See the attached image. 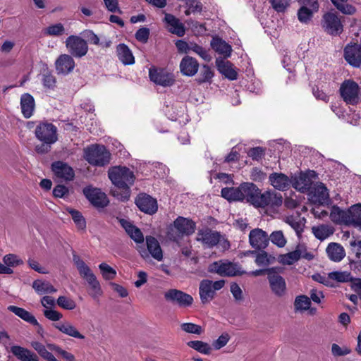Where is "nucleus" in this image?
I'll return each mask as SVG.
<instances>
[{
  "label": "nucleus",
  "mask_w": 361,
  "mask_h": 361,
  "mask_svg": "<svg viewBox=\"0 0 361 361\" xmlns=\"http://www.w3.org/2000/svg\"><path fill=\"white\" fill-rule=\"evenodd\" d=\"M109 178L118 190H122L121 195L116 190L112 191L113 195L121 201L128 200L130 195V186L135 179L133 172L125 166H115L109 169Z\"/></svg>",
  "instance_id": "f257e3e1"
},
{
  "label": "nucleus",
  "mask_w": 361,
  "mask_h": 361,
  "mask_svg": "<svg viewBox=\"0 0 361 361\" xmlns=\"http://www.w3.org/2000/svg\"><path fill=\"white\" fill-rule=\"evenodd\" d=\"M111 154L104 145H92L84 150V158L92 166H104L110 161Z\"/></svg>",
  "instance_id": "f03ea898"
},
{
  "label": "nucleus",
  "mask_w": 361,
  "mask_h": 361,
  "mask_svg": "<svg viewBox=\"0 0 361 361\" xmlns=\"http://www.w3.org/2000/svg\"><path fill=\"white\" fill-rule=\"evenodd\" d=\"M226 281L224 279L213 281L203 279L199 285V295L202 304L209 303L216 295V291L223 288Z\"/></svg>",
  "instance_id": "7ed1b4c3"
},
{
  "label": "nucleus",
  "mask_w": 361,
  "mask_h": 361,
  "mask_svg": "<svg viewBox=\"0 0 361 361\" xmlns=\"http://www.w3.org/2000/svg\"><path fill=\"white\" fill-rule=\"evenodd\" d=\"M283 269L281 267L268 268L267 280L272 293L282 297L286 293V283L284 278L281 276Z\"/></svg>",
  "instance_id": "20e7f679"
},
{
  "label": "nucleus",
  "mask_w": 361,
  "mask_h": 361,
  "mask_svg": "<svg viewBox=\"0 0 361 361\" xmlns=\"http://www.w3.org/2000/svg\"><path fill=\"white\" fill-rule=\"evenodd\" d=\"M208 271L218 274L221 276H235L245 274V271H241L240 267L237 264L222 260L209 264Z\"/></svg>",
  "instance_id": "39448f33"
},
{
  "label": "nucleus",
  "mask_w": 361,
  "mask_h": 361,
  "mask_svg": "<svg viewBox=\"0 0 361 361\" xmlns=\"http://www.w3.org/2000/svg\"><path fill=\"white\" fill-rule=\"evenodd\" d=\"M66 47L73 57L82 58L88 51V44L85 39L78 35H70L65 41Z\"/></svg>",
  "instance_id": "423d86ee"
},
{
  "label": "nucleus",
  "mask_w": 361,
  "mask_h": 361,
  "mask_svg": "<svg viewBox=\"0 0 361 361\" xmlns=\"http://www.w3.org/2000/svg\"><path fill=\"white\" fill-rule=\"evenodd\" d=\"M321 25L327 34L332 36H338L343 31L341 18L334 12H327L324 14Z\"/></svg>",
  "instance_id": "0eeeda50"
},
{
  "label": "nucleus",
  "mask_w": 361,
  "mask_h": 361,
  "mask_svg": "<svg viewBox=\"0 0 361 361\" xmlns=\"http://www.w3.org/2000/svg\"><path fill=\"white\" fill-rule=\"evenodd\" d=\"M340 94L347 104L355 105L359 102L360 87L352 80H344L339 89Z\"/></svg>",
  "instance_id": "6e6552de"
},
{
  "label": "nucleus",
  "mask_w": 361,
  "mask_h": 361,
  "mask_svg": "<svg viewBox=\"0 0 361 361\" xmlns=\"http://www.w3.org/2000/svg\"><path fill=\"white\" fill-rule=\"evenodd\" d=\"M313 257L312 254L307 252V247L304 244H298L293 251L280 255L278 257V261L283 265H292L300 258L311 260Z\"/></svg>",
  "instance_id": "1a4fd4ad"
},
{
  "label": "nucleus",
  "mask_w": 361,
  "mask_h": 361,
  "mask_svg": "<svg viewBox=\"0 0 361 361\" xmlns=\"http://www.w3.org/2000/svg\"><path fill=\"white\" fill-rule=\"evenodd\" d=\"M36 137L42 142L54 143L57 140V128L50 123H40L35 128Z\"/></svg>",
  "instance_id": "9d476101"
},
{
  "label": "nucleus",
  "mask_w": 361,
  "mask_h": 361,
  "mask_svg": "<svg viewBox=\"0 0 361 361\" xmlns=\"http://www.w3.org/2000/svg\"><path fill=\"white\" fill-rule=\"evenodd\" d=\"M82 192L85 197L95 207L104 208L109 202L106 195L99 188L87 186L83 189Z\"/></svg>",
  "instance_id": "9b49d317"
},
{
  "label": "nucleus",
  "mask_w": 361,
  "mask_h": 361,
  "mask_svg": "<svg viewBox=\"0 0 361 361\" xmlns=\"http://www.w3.org/2000/svg\"><path fill=\"white\" fill-rule=\"evenodd\" d=\"M343 57L347 63L353 68L361 67V44H348L343 49Z\"/></svg>",
  "instance_id": "f8f14e48"
},
{
  "label": "nucleus",
  "mask_w": 361,
  "mask_h": 361,
  "mask_svg": "<svg viewBox=\"0 0 361 361\" xmlns=\"http://www.w3.org/2000/svg\"><path fill=\"white\" fill-rule=\"evenodd\" d=\"M146 243L147 250L145 249H141L139 250L142 257L145 259H147L149 258V255H151L157 261H161L163 259V252L158 240L154 237L147 236Z\"/></svg>",
  "instance_id": "ddd939ff"
},
{
  "label": "nucleus",
  "mask_w": 361,
  "mask_h": 361,
  "mask_svg": "<svg viewBox=\"0 0 361 361\" xmlns=\"http://www.w3.org/2000/svg\"><path fill=\"white\" fill-rule=\"evenodd\" d=\"M149 76L152 82L163 87L171 86L175 81L173 74L162 68H150Z\"/></svg>",
  "instance_id": "4468645a"
},
{
  "label": "nucleus",
  "mask_w": 361,
  "mask_h": 361,
  "mask_svg": "<svg viewBox=\"0 0 361 361\" xmlns=\"http://www.w3.org/2000/svg\"><path fill=\"white\" fill-rule=\"evenodd\" d=\"M164 298L167 301L178 305L180 307H186L192 304V297L181 290L170 289L164 293Z\"/></svg>",
  "instance_id": "2eb2a0df"
},
{
  "label": "nucleus",
  "mask_w": 361,
  "mask_h": 361,
  "mask_svg": "<svg viewBox=\"0 0 361 361\" xmlns=\"http://www.w3.org/2000/svg\"><path fill=\"white\" fill-rule=\"evenodd\" d=\"M51 170L55 177L59 180L71 181L75 176V173L72 167L68 164L61 161L52 163Z\"/></svg>",
  "instance_id": "dca6fc26"
},
{
  "label": "nucleus",
  "mask_w": 361,
  "mask_h": 361,
  "mask_svg": "<svg viewBox=\"0 0 361 361\" xmlns=\"http://www.w3.org/2000/svg\"><path fill=\"white\" fill-rule=\"evenodd\" d=\"M249 243L252 248L264 249L269 245V235L264 231L255 228L250 232Z\"/></svg>",
  "instance_id": "f3484780"
},
{
  "label": "nucleus",
  "mask_w": 361,
  "mask_h": 361,
  "mask_svg": "<svg viewBox=\"0 0 361 361\" xmlns=\"http://www.w3.org/2000/svg\"><path fill=\"white\" fill-rule=\"evenodd\" d=\"M75 61L70 54H61L55 61V68L59 75H68L75 68Z\"/></svg>",
  "instance_id": "a211bd4d"
},
{
  "label": "nucleus",
  "mask_w": 361,
  "mask_h": 361,
  "mask_svg": "<svg viewBox=\"0 0 361 361\" xmlns=\"http://www.w3.org/2000/svg\"><path fill=\"white\" fill-rule=\"evenodd\" d=\"M135 204L142 212L149 214H153L157 211V200L145 194L138 196Z\"/></svg>",
  "instance_id": "6ab92c4d"
},
{
  "label": "nucleus",
  "mask_w": 361,
  "mask_h": 361,
  "mask_svg": "<svg viewBox=\"0 0 361 361\" xmlns=\"http://www.w3.org/2000/svg\"><path fill=\"white\" fill-rule=\"evenodd\" d=\"M220 233L209 229L200 230L197 233V240L202 242L208 247H213L218 245Z\"/></svg>",
  "instance_id": "aec40b11"
},
{
  "label": "nucleus",
  "mask_w": 361,
  "mask_h": 361,
  "mask_svg": "<svg viewBox=\"0 0 361 361\" xmlns=\"http://www.w3.org/2000/svg\"><path fill=\"white\" fill-rule=\"evenodd\" d=\"M198 69L199 63L195 58L185 56L180 61V70L183 75L193 76L197 73Z\"/></svg>",
  "instance_id": "412c9836"
},
{
  "label": "nucleus",
  "mask_w": 361,
  "mask_h": 361,
  "mask_svg": "<svg viewBox=\"0 0 361 361\" xmlns=\"http://www.w3.org/2000/svg\"><path fill=\"white\" fill-rule=\"evenodd\" d=\"M164 22L167 24L168 30L170 32L178 37H183L185 35V30L183 24L173 15L166 13Z\"/></svg>",
  "instance_id": "4be33fe9"
},
{
  "label": "nucleus",
  "mask_w": 361,
  "mask_h": 361,
  "mask_svg": "<svg viewBox=\"0 0 361 361\" xmlns=\"http://www.w3.org/2000/svg\"><path fill=\"white\" fill-rule=\"evenodd\" d=\"M20 105L22 114L25 118H29L33 115L35 109V101L30 94L24 93L21 95Z\"/></svg>",
  "instance_id": "5701e85b"
},
{
  "label": "nucleus",
  "mask_w": 361,
  "mask_h": 361,
  "mask_svg": "<svg viewBox=\"0 0 361 361\" xmlns=\"http://www.w3.org/2000/svg\"><path fill=\"white\" fill-rule=\"evenodd\" d=\"M216 66L218 71L230 80L237 79L238 73L233 68V65L228 61L218 58L216 60Z\"/></svg>",
  "instance_id": "b1692460"
},
{
  "label": "nucleus",
  "mask_w": 361,
  "mask_h": 361,
  "mask_svg": "<svg viewBox=\"0 0 361 361\" xmlns=\"http://www.w3.org/2000/svg\"><path fill=\"white\" fill-rule=\"evenodd\" d=\"M8 310L11 312L14 313L16 315L19 317L20 319L24 321L30 323L33 326H36L38 327V331H43L42 326L39 324L36 318L34 315H32L30 312L26 310L19 307L14 305H10L8 307Z\"/></svg>",
  "instance_id": "393cba45"
},
{
  "label": "nucleus",
  "mask_w": 361,
  "mask_h": 361,
  "mask_svg": "<svg viewBox=\"0 0 361 361\" xmlns=\"http://www.w3.org/2000/svg\"><path fill=\"white\" fill-rule=\"evenodd\" d=\"M174 227L181 235H190L195 232V224L190 219L178 216L174 221Z\"/></svg>",
  "instance_id": "a878e982"
},
{
  "label": "nucleus",
  "mask_w": 361,
  "mask_h": 361,
  "mask_svg": "<svg viewBox=\"0 0 361 361\" xmlns=\"http://www.w3.org/2000/svg\"><path fill=\"white\" fill-rule=\"evenodd\" d=\"M53 326L61 333L78 339H84L85 336L79 332L77 328L68 321H63L53 324Z\"/></svg>",
  "instance_id": "bb28decb"
},
{
  "label": "nucleus",
  "mask_w": 361,
  "mask_h": 361,
  "mask_svg": "<svg viewBox=\"0 0 361 361\" xmlns=\"http://www.w3.org/2000/svg\"><path fill=\"white\" fill-rule=\"evenodd\" d=\"M350 214L351 208L348 210H343L337 206H334L330 213V218L336 224H350Z\"/></svg>",
  "instance_id": "cd10ccee"
},
{
  "label": "nucleus",
  "mask_w": 361,
  "mask_h": 361,
  "mask_svg": "<svg viewBox=\"0 0 361 361\" xmlns=\"http://www.w3.org/2000/svg\"><path fill=\"white\" fill-rule=\"evenodd\" d=\"M310 197L314 203L324 204L329 200V192L324 184L320 183L315 185L310 191Z\"/></svg>",
  "instance_id": "c85d7f7f"
},
{
  "label": "nucleus",
  "mask_w": 361,
  "mask_h": 361,
  "mask_svg": "<svg viewBox=\"0 0 361 361\" xmlns=\"http://www.w3.org/2000/svg\"><path fill=\"white\" fill-rule=\"evenodd\" d=\"M271 185L276 189L284 191L290 185V178L282 173H273L269 177Z\"/></svg>",
  "instance_id": "c756f323"
},
{
  "label": "nucleus",
  "mask_w": 361,
  "mask_h": 361,
  "mask_svg": "<svg viewBox=\"0 0 361 361\" xmlns=\"http://www.w3.org/2000/svg\"><path fill=\"white\" fill-rule=\"evenodd\" d=\"M11 352L20 361H39V357L35 353L20 345L11 346Z\"/></svg>",
  "instance_id": "7c9ffc66"
},
{
  "label": "nucleus",
  "mask_w": 361,
  "mask_h": 361,
  "mask_svg": "<svg viewBox=\"0 0 361 361\" xmlns=\"http://www.w3.org/2000/svg\"><path fill=\"white\" fill-rule=\"evenodd\" d=\"M290 184L297 190L301 192H306L311 188V179L305 173H300L292 177Z\"/></svg>",
  "instance_id": "2f4dec72"
},
{
  "label": "nucleus",
  "mask_w": 361,
  "mask_h": 361,
  "mask_svg": "<svg viewBox=\"0 0 361 361\" xmlns=\"http://www.w3.org/2000/svg\"><path fill=\"white\" fill-rule=\"evenodd\" d=\"M240 185L242 192L241 201L246 200V202L253 204L257 193H259V188L252 183H243Z\"/></svg>",
  "instance_id": "473e14b6"
},
{
  "label": "nucleus",
  "mask_w": 361,
  "mask_h": 361,
  "mask_svg": "<svg viewBox=\"0 0 361 361\" xmlns=\"http://www.w3.org/2000/svg\"><path fill=\"white\" fill-rule=\"evenodd\" d=\"M120 224L125 229L128 235L136 243H140L144 241V236L141 231L126 219H120Z\"/></svg>",
  "instance_id": "72a5a7b5"
},
{
  "label": "nucleus",
  "mask_w": 361,
  "mask_h": 361,
  "mask_svg": "<svg viewBox=\"0 0 361 361\" xmlns=\"http://www.w3.org/2000/svg\"><path fill=\"white\" fill-rule=\"evenodd\" d=\"M116 52L118 59L124 65H132L135 63V58L127 45L119 44L116 47Z\"/></svg>",
  "instance_id": "f704fd0d"
},
{
  "label": "nucleus",
  "mask_w": 361,
  "mask_h": 361,
  "mask_svg": "<svg viewBox=\"0 0 361 361\" xmlns=\"http://www.w3.org/2000/svg\"><path fill=\"white\" fill-rule=\"evenodd\" d=\"M212 48L220 54L224 55L226 57L230 56L232 49L231 45L219 37H213L211 41Z\"/></svg>",
  "instance_id": "c9c22d12"
},
{
  "label": "nucleus",
  "mask_w": 361,
  "mask_h": 361,
  "mask_svg": "<svg viewBox=\"0 0 361 361\" xmlns=\"http://www.w3.org/2000/svg\"><path fill=\"white\" fill-rule=\"evenodd\" d=\"M326 252L329 259L334 262H340L345 257L343 247L338 243H330Z\"/></svg>",
  "instance_id": "e433bc0d"
},
{
  "label": "nucleus",
  "mask_w": 361,
  "mask_h": 361,
  "mask_svg": "<svg viewBox=\"0 0 361 361\" xmlns=\"http://www.w3.org/2000/svg\"><path fill=\"white\" fill-rule=\"evenodd\" d=\"M73 261L82 278L86 280L94 275L90 268L78 255H73Z\"/></svg>",
  "instance_id": "4c0bfd02"
},
{
  "label": "nucleus",
  "mask_w": 361,
  "mask_h": 361,
  "mask_svg": "<svg viewBox=\"0 0 361 361\" xmlns=\"http://www.w3.org/2000/svg\"><path fill=\"white\" fill-rule=\"evenodd\" d=\"M32 288L39 295L56 292V289L47 281L35 280L32 283Z\"/></svg>",
  "instance_id": "58836bf2"
},
{
  "label": "nucleus",
  "mask_w": 361,
  "mask_h": 361,
  "mask_svg": "<svg viewBox=\"0 0 361 361\" xmlns=\"http://www.w3.org/2000/svg\"><path fill=\"white\" fill-rule=\"evenodd\" d=\"M187 345L188 347L203 355H209L212 352V345L202 341H190L187 343Z\"/></svg>",
  "instance_id": "ea45409f"
},
{
  "label": "nucleus",
  "mask_w": 361,
  "mask_h": 361,
  "mask_svg": "<svg viewBox=\"0 0 361 361\" xmlns=\"http://www.w3.org/2000/svg\"><path fill=\"white\" fill-rule=\"evenodd\" d=\"M221 197L228 201H241L242 192L240 185L237 188H224L221 191Z\"/></svg>",
  "instance_id": "a19ab883"
},
{
  "label": "nucleus",
  "mask_w": 361,
  "mask_h": 361,
  "mask_svg": "<svg viewBox=\"0 0 361 361\" xmlns=\"http://www.w3.org/2000/svg\"><path fill=\"white\" fill-rule=\"evenodd\" d=\"M285 221L294 229L298 236L303 231L305 219L301 218L299 215L297 216H288L286 218Z\"/></svg>",
  "instance_id": "79ce46f5"
},
{
  "label": "nucleus",
  "mask_w": 361,
  "mask_h": 361,
  "mask_svg": "<svg viewBox=\"0 0 361 361\" xmlns=\"http://www.w3.org/2000/svg\"><path fill=\"white\" fill-rule=\"evenodd\" d=\"M312 230L314 236L321 240L326 239L332 235L334 231L331 226L324 224L318 226H313Z\"/></svg>",
  "instance_id": "37998d69"
},
{
  "label": "nucleus",
  "mask_w": 361,
  "mask_h": 361,
  "mask_svg": "<svg viewBox=\"0 0 361 361\" xmlns=\"http://www.w3.org/2000/svg\"><path fill=\"white\" fill-rule=\"evenodd\" d=\"M90 288L89 290L90 295L94 299H97L102 294V290L100 286V283L97 279L95 275H92L86 279Z\"/></svg>",
  "instance_id": "c03bdc74"
},
{
  "label": "nucleus",
  "mask_w": 361,
  "mask_h": 361,
  "mask_svg": "<svg viewBox=\"0 0 361 361\" xmlns=\"http://www.w3.org/2000/svg\"><path fill=\"white\" fill-rule=\"evenodd\" d=\"M41 82L45 89L54 90L56 87V79L53 73L47 68L41 73Z\"/></svg>",
  "instance_id": "a18cd8bd"
},
{
  "label": "nucleus",
  "mask_w": 361,
  "mask_h": 361,
  "mask_svg": "<svg viewBox=\"0 0 361 361\" xmlns=\"http://www.w3.org/2000/svg\"><path fill=\"white\" fill-rule=\"evenodd\" d=\"M333 4L343 14L352 15L355 12V8L352 5L346 4L348 0H331Z\"/></svg>",
  "instance_id": "49530a36"
},
{
  "label": "nucleus",
  "mask_w": 361,
  "mask_h": 361,
  "mask_svg": "<svg viewBox=\"0 0 361 361\" xmlns=\"http://www.w3.org/2000/svg\"><path fill=\"white\" fill-rule=\"evenodd\" d=\"M350 224L361 228V204L351 207Z\"/></svg>",
  "instance_id": "de8ad7c7"
},
{
  "label": "nucleus",
  "mask_w": 361,
  "mask_h": 361,
  "mask_svg": "<svg viewBox=\"0 0 361 361\" xmlns=\"http://www.w3.org/2000/svg\"><path fill=\"white\" fill-rule=\"evenodd\" d=\"M275 260V257L268 255V253L265 251H261L258 252L256 255L255 263L259 266H268L272 264Z\"/></svg>",
  "instance_id": "09e8293b"
},
{
  "label": "nucleus",
  "mask_w": 361,
  "mask_h": 361,
  "mask_svg": "<svg viewBox=\"0 0 361 361\" xmlns=\"http://www.w3.org/2000/svg\"><path fill=\"white\" fill-rule=\"evenodd\" d=\"M310 305V299L306 295H299L296 297L294 302V307L296 311L307 310Z\"/></svg>",
  "instance_id": "8fccbe9b"
},
{
  "label": "nucleus",
  "mask_w": 361,
  "mask_h": 361,
  "mask_svg": "<svg viewBox=\"0 0 361 361\" xmlns=\"http://www.w3.org/2000/svg\"><path fill=\"white\" fill-rule=\"evenodd\" d=\"M64 33L65 27L61 23L51 25L44 30V34L49 36L59 37Z\"/></svg>",
  "instance_id": "3c124183"
},
{
  "label": "nucleus",
  "mask_w": 361,
  "mask_h": 361,
  "mask_svg": "<svg viewBox=\"0 0 361 361\" xmlns=\"http://www.w3.org/2000/svg\"><path fill=\"white\" fill-rule=\"evenodd\" d=\"M271 193V191H267L264 193H261L259 190V193H257V197L253 202V205L257 207H264L266 206H269Z\"/></svg>",
  "instance_id": "603ef678"
},
{
  "label": "nucleus",
  "mask_w": 361,
  "mask_h": 361,
  "mask_svg": "<svg viewBox=\"0 0 361 361\" xmlns=\"http://www.w3.org/2000/svg\"><path fill=\"white\" fill-rule=\"evenodd\" d=\"M269 240L279 247H283L287 243V240L281 231L272 232L269 236Z\"/></svg>",
  "instance_id": "864d4df0"
},
{
  "label": "nucleus",
  "mask_w": 361,
  "mask_h": 361,
  "mask_svg": "<svg viewBox=\"0 0 361 361\" xmlns=\"http://www.w3.org/2000/svg\"><path fill=\"white\" fill-rule=\"evenodd\" d=\"M69 214L75 224L77 228L80 230H85L86 228V221L82 214L78 210L70 209Z\"/></svg>",
  "instance_id": "5fc2aeb1"
},
{
  "label": "nucleus",
  "mask_w": 361,
  "mask_h": 361,
  "mask_svg": "<svg viewBox=\"0 0 361 361\" xmlns=\"http://www.w3.org/2000/svg\"><path fill=\"white\" fill-rule=\"evenodd\" d=\"M214 72L212 71L211 68L207 65H203L197 80V82L200 84L207 82L212 80Z\"/></svg>",
  "instance_id": "6e6d98bb"
},
{
  "label": "nucleus",
  "mask_w": 361,
  "mask_h": 361,
  "mask_svg": "<svg viewBox=\"0 0 361 361\" xmlns=\"http://www.w3.org/2000/svg\"><path fill=\"white\" fill-rule=\"evenodd\" d=\"M32 346L39 353V355L47 361H51L54 357L49 351L47 350L46 347L39 342H32Z\"/></svg>",
  "instance_id": "4d7b16f0"
},
{
  "label": "nucleus",
  "mask_w": 361,
  "mask_h": 361,
  "mask_svg": "<svg viewBox=\"0 0 361 361\" xmlns=\"http://www.w3.org/2000/svg\"><path fill=\"white\" fill-rule=\"evenodd\" d=\"M329 279L337 282H348L352 280L350 274L348 271H332L329 273Z\"/></svg>",
  "instance_id": "13d9d810"
},
{
  "label": "nucleus",
  "mask_w": 361,
  "mask_h": 361,
  "mask_svg": "<svg viewBox=\"0 0 361 361\" xmlns=\"http://www.w3.org/2000/svg\"><path fill=\"white\" fill-rule=\"evenodd\" d=\"M3 262L7 267H16L23 264V261L16 255L8 254L3 258Z\"/></svg>",
  "instance_id": "bf43d9fd"
},
{
  "label": "nucleus",
  "mask_w": 361,
  "mask_h": 361,
  "mask_svg": "<svg viewBox=\"0 0 361 361\" xmlns=\"http://www.w3.org/2000/svg\"><path fill=\"white\" fill-rule=\"evenodd\" d=\"M314 13V12L305 7L300 6L297 13L298 20L303 24H308L312 20Z\"/></svg>",
  "instance_id": "052dcab7"
},
{
  "label": "nucleus",
  "mask_w": 361,
  "mask_h": 361,
  "mask_svg": "<svg viewBox=\"0 0 361 361\" xmlns=\"http://www.w3.org/2000/svg\"><path fill=\"white\" fill-rule=\"evenodd\" d=\"M190 51L197 54L205 61H210L212 59V56L208 51L195 43H191Z\"/></svg>",
  "instance_id": "680f3d73"
},
{
  "label": "nucleus",
  "mask_w": 361,
  "mask_h": 361,
  "mask_svg": "<svg viewBox=\"0 0 361 361\" xmlns=\"http://www.w3.org/2000/svg\"><path fill=\"white\" fill-rule=\"evenodd\" d=\"M230 339L231 336L228 333H223L217 339L213 341L212 343V349L220 350L227 345Z\"/></svg>",
  "instance_id": "e2e57ef3"
},
{
  "label": "nucleus",
  "mask_w": 361,
  "mask_h": 361,
  "mask_svg": "<svg viewBox=\"0 0 361 361\" xmlns=\"http://www.w3.org/2000/svg\"><path fill=\"white\" fill-rule=\"evenodd\" d=\"M183 331L188 334L200 335L203 333V329L201 326L194 323H183L180 325Z\"/></svg>",
  "instance_id": "0e129e2a"
},
{
  "label": "nucleus",
  "mask_w": 361,
  "mask_h": 361,
  "mask_svg": "<svg viewBox=\"0 0 361 361\" xmlns=\"http://www.w3.org/2000/svg\"><path fill=\"white\" fill-rule=\"evenodd\" d=\"M102 276L106 280H111L116 277V271L106 263H102L99 265Z\"/></svg>",
  "instance_id": "69168bd1"
},
{
  "label": "nucleus",
  "mask_w": 361,
  "mask_h": 361,
  "mask_svg": "<svg viewBox=\"0 0 361 361\" xmlns=\"http://www.w3.org/2000/svg\"><path fill=\"white\" fill-rule=\"evenodd\" d=\"M57 305L59 307L68 310H72L76 307L75 301L66 296H59L57 299Z\"/></svg>",
  "instance_id": "338daca9"
},
{
  "label": "nucleus",
  "mask_w": 361,
  "mask_h": 361,
  "mask_svg": "<svg viewBox=\"0 0 361 361\" xmlns=\"http://www.w3.org/2000/svg\"><path fill=\"white\" fill-rule=\"evenodd\" d=\"M351 353V350L345 346H340L336 343H333L331 345V353L335 357L345 356Z\"/></svg>",
  "instance_id": "774afa93"
}]
</instances>
